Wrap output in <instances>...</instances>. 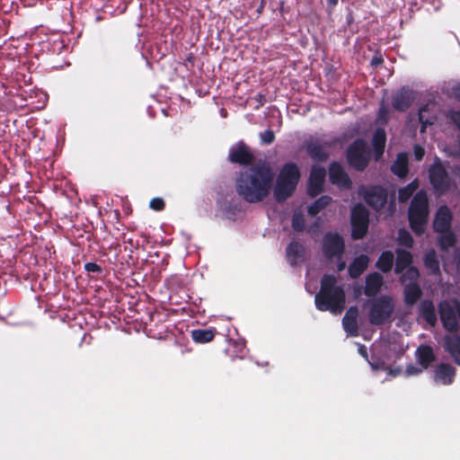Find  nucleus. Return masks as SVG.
<instances>
[{
  "label": "nucleus",
  "instance_id": "obj_1",
  "mask_svg": "<svg viewBox=\"0 0 460 460\" xmlns=\"http://www.w3.org/2000/svg\"><path fill=\"white\" fill-rule=\"evenodd\" d=\"M274 177L270 164L259 161L240 172L235 182L236 191L246 202H261L270 195Z\"/></svg>",
  "mask_w": 460,
  "mask_h": 460
},
{
  "label": "nucleus",
  "instance_id": "obj_2",
  "mask_svg": "<svg viewBox=\"0 0 460 460\" xmlns=\"http://www.w3.org/2000/svg\"><path fill=\"white\" fill-rule=\"evenodd\" d=\"M314 304L321 312L329 311L335 315L343 312L346 304L345 290L342 286L337 285V279L333 274H324L322 277Z\"/></svg>",
  "mask_w": 460,
  "mask_h": 460
},
{
  "label": "nucleus",
  "instance_id": "obj_3",
  "mask_svg": "<svg viewBox=\"0 0 460 460\" xmlns=\"http://www.w3.org/2000/svg\"><path fill=\"white\" fill-rule=\"evenodd\" d=\"M300 176L296 164L289 162L282 166L274 187V198L278 202H284L294 194Z\"/></svg>",
  "mask_w": 460,
  "mask_h": 460
},
{
  "label": "nucleus",
  "instance_id": "obj_4",
  "mask_svg": "<svg viewBox=\"0 0 460 460\" xmlns=\"http://www.w3.org/2000/svg\"><path fill=\"white\" fill-rule=\"evenodd\" d=\"M407 216L411 231L417 236H421L426 231L429 217V199L424 191L420 190L415 194Z\"/></svg>",
  "mask_w": 460,
  "mask_h": 460
},
{
  "label": "nucleus",
  "instance_id": "obj_5",
  "mask_svg": "<svg viewBox=\"0 0 460 460\" xmlns=\"http://www.w3.org/2000/svg\"><path fill=\"white\" fill-rule=\"evenodd\" d=\"M394 301L390 296H381L369 301L368 320L373 325H383L392 321Z\"/></svg>",
  "mask_w": 460,
  "mask_h": 460
},
{
  "label": "nucleus",
  "instance_id": "obj_6",
  "mask_svg": "<svg viewBox=\"0 0 460 460\" xmlns=\"http://www.w3.org/2000/svg\"><path fill=\"white\" fill-rule=\"evenodd\" d=\"M348 164L358 172H363L370 161V150L363 138H357L349 145L346 150Z\"/></svg>",
  "mask_w": 460,
  "mask_h": 460
},
{
  "label": "nucleus",
  "instance_id": "obj_7",
  "mask_svg": "<svg viewBox=\"0 0 460 460\" xmlns=\"http://www.w3.org/2000/svg\"><path fill=\"white\" fill-rule=\"evenodd\" d=\"M351 238L353 240L363 239L369 226V211L361 203L356 204L350 213Z\"/></svg>",
  "mask_w": 460,
  "mask_h": 460
},
{
  "label": "nucleus",
  "instance_id": "obj_8",
  "mask_svg": "<svg viewBox=\"0 0 460 460\" xmlns=\"http://www.w3.org/2000/svg\"><path fill=\"white\" fill-rule=\"evenodd\" d=\"M345 251L343 237L336 232H327L323 238V253L325 258L331 260L341 258Z\"/></svg>",
  "mask_w": 460,
  "mask_h": 460
},
{
  "label": "nucleus",
  "instance_id": "obj_9",
  "mask_svg": "<svg viewBox=\"0 0 460 460\" xmlns=\"http://www.w3.org/2000/svg\"><path fill=\"white\" fill-rule=\"evenodd\" d=\"M429 174V181L436 191L445 193L450 189L451 182L448 172L441 163L432 164Z\"/></svg>",
  "mask_w": 460,
  "mask_h": 460
},
{
  "label": "nucleus",
  "instance_id": "obj_10",
  "mask_svg": "<svg viewBox=\"0 0 460 460\" xmlns=\"http://www.w3.org/2000/svg\"><path fill=\"white\" fill-rule=\"evenodd\" d=\"M363 196L369 207L380 211L387 203L388 192L381 185H371L365 190Z\"/></svg>",
  "mask_w": 460,
  "mask_h": 460
},
{
  "label": "nucleus",
  "instance_id": "obj_11",
  "mask_svg": "<svg viewBox=\"0 0 460 460\" xmlns=\"http://www.w3.org/2000/svg\"><path fill=\"white\" fill-rule=\"evenodd\" d=\"M228 160L232 164L250 165L254 160V155L243 141H239L230 148Z\"/></svg>",
  "mask_w": 460,
  "mask_h": 460
},
{
  "label": "nucleus",
  "instance_id": "obj_12",
  "mask_svg": "<svg viewBox=\"0 0 460 460\" xmlns=\"http://www.w3.org/2000/svg\"><path fill=\"white\" fill-rule=\"evenodd\" d=\"M415 100L414 92L408 86H402L392 96L393 108L401 112L406 111Z\"/></svg>",
  "mask_w": 460,
  "mask_h": 460
},
{
  "label": "nucleus",
  "instance_id": "obj_13",
  "mask_svg": "<svg viewBox=\"0 0 460 460\" xmlns=\"http://www.w3.org/2000/svg\"><path fill=\"white\" fill-rule=\"evenodd\" d=\"M329 180L340 189L349 190L352 187V181L344 171V168L339 162H332L329 166Z\"/></svg>",
  "mask_w": 460,
  "mask_h": 460
},
{
  "label": "nucleus",
  "instance_id": "obj_14",
  "mask_svg": "<svg viewBox=\"0 0 460 460\" xmlns=\"http://www.w3.org/2000/svg\"><path fill=\"white\" fill-rule=\"evenodd\" d=\"M326 171L322 166H313L309 180L307 193L310 197L315 198L323 190Z\"/></svg>",
  "mask_w": 460,
  "mask_h": 460
},
{
  "label": "nucleus",
  "instance_id": "obj_15",
  "mask_svg": "<svg viewBox=\"0 0 460 460\" xmlns=\"http://www.w3.org/2000/svg\"><path fill=\"white\" fill-rule=\"evenodd\" d=\"M438 312L442 324L448 332H456L459 328L456 319V312L447 301H441L438 305Z\"/></svg>",
  "mask_w": 460,
  "mask_h": 460
},
{
  "label": "nucleus",
  "instance_id": "obj_16",
  "mask_svg": "<svg viewBox=\"0 0 460 460\" xmlns=\"http://www.w3.org/2000/svg\"><path fill=\"white\" fill-rule=\"evenodd\" d=\"M452 223V213L446 205L440 206L435 216L433 229L437 233H444L450 230Z\"/></svg>",
  "mask_w": 460,
  "mask_h": 460
},
{
  "label": "nucleus",
  "instance_id": "obj_17",
  "mask_svg": "<svg viewBox=\"0 0 460 460\" xmlns=\"http://www.w3.org/2000/svg\"><path fill=\"white\" fill-rule=\"evenodd\" d=\"M358 308L356 305L349 306L342 318V327L349 336H358Z\"/></svg>",
  "mask_w": 460,
  "mask_h": 460
},
{
  "label": "nucleus",
  "instance_id": "obj_18",
  "mask_svg": "<svg viewBox=\"0 0 460 460\" xmlns=\"http://www.w3.org/2000/svg\"><path fill=\"white\" fill-rule=\"evenodd\" d=\"M456 376V368L448 363H440L435 369L434 379L445 385H451Z\"/></svg>",
  "mask_w": 460,
  "mask_h": 460
},
{
  "label": "nucleus",
  "instance_id": "obj_19",
  "mask_svg": "<svg viewBox=\"0 0 460 460\" xmlns=\"http://www.w3.org/2000/svg\"><path fill=\"white\" fill-rule=\"evenodd\" d=\"M415 356L418 363L424 369L429 367L436 360L434 349L430 345L420 344L415 351Z\"/></svg>",
  "mask_w": 460,
  "mask_h": 460
},
{
  "label": "nucleus",
  "instance_id": "obj_20",
  "mask_svg": "<svg viewBox=\"0 0 460 460\" xmlns=\"http://www.w3.org/2000/svg\"><path fill=\"white\" fill-rule=\"evenodd\" d=\"M396 258L394 260V273L402 274L406 269L411 267L413 262L412 254L404 249L397 248L395 250Z\"/></svg>",
  "mask_w": 460,
  "mask_h": 460
},
{
  "label": "nucleus",
  "instance_id": "obj_21",
  "mask_svg": "<svg viewBox=\"0 0 460 460\" xmlns=\"http://www.w3.org/2000/svg\"><path fill=\"white\" fill-rule=\"evenodd\" d=\"M383 283L384 279L381 274L377 272L368 274L366 278L364 294L368 297L376 296V294L380 291Z\"/></svg>",
  "mask_w": 460,
  "mask_h": 460
},
{
  "label": "nucleus",
  "instance_id": "obj_22",
  "mask_svg": "<svg viewBox=\"0 0 460 460\" xmlns=\"http://www.w3.org/2000/svg\"><path fill=\"white\" fill-rule=\"evenodd\" d=\"M445 349L450 354L454 361L460 366V335H446L444 338Z\"/></svg>",
  "mask_w": 460,
  "mask_h": 460
},
{
  "label": "nucleus",
  "instance_id": "obj_23",
  "mask_svg": "<svg viewBox=\"0 0 460 460\" xmlns=\"http://www.w3.org/2000/svg\"><path fill=\"white\" fill-rule=\"evenodd\" d=\"M392 172L403 179L409 172V158L406 153H399L394 164L391 165Z\"/></svg>",
  "mask_w": 460,
  "mask_h": 460
},
{
  "label": "nucleus",
  "instance_id": "obj_24",
  "mask_svg": "<svg viewBox=\"0 0 460 460\" xmlns=\"http://www.w3.org/2000/svg\"><path fill=\"white\" fill-rule=\"evenodd\" d=\"M423 292L418 283H408L403 289V300L407 305H415L422 296Z\"/></svg>",
  "mask_w": 460,
  "mask_h": 460
},
{
  "label": "nucleus",
  "instance_id": "obj_25",
  "mask_svg": "<svg viewBox=\"0 0 460 460\" xmlns=\"http://www.w3.org/2000/svg\"><path fill=\"white\" fill-rule=\"evenodd\" d=\"M305 150L309 156L317 162H325L329 158V153L323 146L317 141H310L305 144Z\"/></svg>",
  "mask_w": 460,
  "mask_h": 460
},
{
  "label": "nucleus",
  "instance_id": "obj_26",
  "mask_svg": "<svg viewBox=\"0 0 460 460\" xmlns=\"http://www.w3.org/2000/svg\"><path fill=\"white\" fill-rule=\"evenodd\" d=\"M420 316L431 326H435L438 321L436 308L431 300H422L420 305Z\"/></svg>",
  "mask_w": 460,
  "mask_h": 460
},
{
  "label": "nucleus",
  "instance_id": "obj_27",
  "mask_svg": "<svg viewBox=\"0 0 460 460\" xmlns=\"http://www.w3.org/2000/svg\"><path fill=\"white\" fill-rule=\"evenodd\" d=\"M286 252L289 264L295 266L304 257L305 248L300 243L292 241L287 246Z\"/></svg>",
  "mask_w": 460,
  "mask_h": 460
},
{
  "label": "nucleus",
  "instance_id": "obj_28",
  "mask_svg": "<svg viewBox=\"0 0 460 460\" xmlns=\"http://www.w3.org/2000/svg\"><path fill=\"white\" fill-rule=\"evenodd\" d=\"M369 259L367 255L361 254L355 258L349 266L350 278H358L367 268Z\"/></svg>",
  "mask_w": 460,
  "mask_h": 460
},
{
  "label": "nucleus",
  "instance_id": "obj_29",
  "mask_svg": "<svg viewBox=\"0 0 460 460\" xmlns=\"http://www.w3.org/2000/svg\"><path fill=\"white\" fill-rule=\"evenodd\" d=\"M394 263V255L392 251H384L379 255L376 267L383 273H388L392 270Z\"/></svg>",
  "mask_w": 460,
  "mask_h": 460
},
{
  "label": "nucleus",
  "instance_id": "obj_30",
  "mask_svg": "<svg viewBox=\"0 0 460 460\" xmlns=\"http://www.w3.org/2000/svg\"><path fill=\"white\" fill-rule=\"evenodd\" d=\"M216 329H195L191 331V338L196 343H207L215 338Z\"/></svg>",
  "mask_w": 460,
  "mask_h": 460
},
{
  "label": "nucleus",
  "instance_id": "obj_31",
  "mask_svg": "<svg viewBox=\"0 0 460 460\" xmlns=\"http://www.w3.org/2000/svg\"><path fill=\"white\" fill-rule=\"evenodd\" d=\"M386 143V134L384 128H378L375 130L372 139L373 147L376 155L384 153Z\"/></svg>",
  "mask_w": 460,
  "mask_h": 460
},
{
  "label": "nucleus",
  "instance_id": "obj_32",
  "mask_svg": "<svg viewBox=\"0 0 460 460\" xmlns=\"http://www.w3.org/2000/svg\"><path fill=\"white\" fill-rule=\"evenodd\" d=\"M332 199L328 195H323L314 200L308 208L307 213L310 217H315L323 209H324L331 202Z\"/></svg>",
  "mask_w": 460,
  "mask_h": 460
},
{
  "label": "nucleus",
  "instance_id": "obj_33",
  "mask_svg": "<svg viewBox=\"0 0 460 460\" xmlns=\"http://www.w3.org/2000/svg\"><path fill=\"white\" fill-rule=\"evenodd\" d=\"M425 267L430 270L432 275L440 274L439 261L434 250L429 251L423 259Z\"/></svg>",
  "mask_w": 460,
  "mask_h": 460
},
{
  "label": "nucleus",
  "instance_id": "obj_34",
  "mask_svg": "<svg viewBox=\"0 0 460 460\" xmlns=\"http://www.w3.org/2000/svg\"><path fill=\"white\" fill-rule=\"evenodd\" d=\"M439 234L440 235L438 237V245L441 251H448L449 248L453 247L456 243V236L451 230Z\"/></svg>",
  "mask_w": 460,
  "mask_h": 460
},
{
  "label": "nucleus",
  "instance_id": "obj_35",
  "mask_svg": "<svg viewBox=\"0 0 460 460\" xmlns=\"http://www.w3.org/2000/svg\"><path fill=\"white\" fill-rule=\"evenodd\" d=\"M419 180L415 179L405 187L400 188L398 190V199L401 203H404L410 199L414 191L419 188Z\"/></svg>",
  "mask_w": 460,
  "mask_h": 460
},
{
  "label": "nucleus",
  "instance_id": "obj_36",
  "mask_svg": "<svg viewBox=\"0 0 460 460\" xmlns=\"http://www.w3.org/2000/svg\"><path fill=\"white\" fill-rule=\"evenodd\" d=\"M420 278V271L415 266L406 269L400 277V282L404 284L407 280L409 283H418Z\"/></svg>",
  "mask_w": 460,
  "mask_h": 460
},
{
  "label": "nucleus",
  "instance_id": "obj_37",
  "mask_svg": "<svg viewBox=\"0 0 460 460\" xmlns=\"http://www.w3.org/2000/svg\"><path fill=\"white\" fill-rule=\"evenodd\" d=\"M397 242L400 245L407 248H411L414 244V240L411 233L405 228H400L398 231Z\"/></svg>",
  "mask_w": 460,
  "mask_h": 460
},
{
  "label": "nucleus",
  "instance_id": "obj_38",
  "mask_svg": "<svg viewBox=\"0 0 460 460\" xmlns=\"http://www.w3.org/2000/svg\"><path fill=\"white\" fill-rule=\"evenodd\" d=\"M292 228L296 232H303L305 228V217L301 212H295L291 220Z\"/></svg>",
  "mask_w": 460,
  "mask_h": 460
},
{
  "label": "nucleus",
  "instance_id": "obj_39",
  "mask_svg": "<svg viewBox=\"0 0 460 460\" xmlns=\"http://www.w3.org/2000/svg\"><path fill=\"white\" fill-rule=\"evenodd\" d=\"M428 111V105H423L419 109L418 119L421 124L420 132H424L428 125L433 124V119L425 118L424 112Z\"/></svg>",
  "mask_w": 460,
  "mask_h": 460
},
{
  "label": "nucleus",
  "instance_id": "obj_40",
  "mask_svg": "<svg viewBox=\"0 0 460 460\" xmlns=\"http://www.w3.org/2000/svg\"><path fill=\"white\" fill-rule=\"evenodd\" d=\"M447 117L456 126L457 129L459 130V135L457 137L460 144V111L450 110L448 111Z\"/></svg>",
  "mask_w": 460,
  "mask_h": 460
},
{
  "label": "nucleus",
  "instance_id": "obj_41",
  "mask_svg": "<svg viewBox=\"0 0 460 460\" xmlns=\"http://www.w3.org/2000/svg\"><path fill=\"white\" fill-rule=\"evenodd\" d=\"M261 141L265 145H270L275 141V133L271 129H267L260 133Z\"/></svg>",
  "mask_w": 460,
  "mask_h": 460
},
{
  "label": "nucleus",
  "instance_id": "obj_42",
  "mask_svg": "<svg viewBox=\"0 0 460 460\" xmlns=\"http://www.w3.org/2000/svg\"><path fill=\"white\" fill-rule=\"evenodd\" d=\"M149 207L155 211H161L164 208L165 202L161 198H153L150 200Z\"/></svg>",
  "mask_w": 460,
  "mask_h": 460
},
{
  "label": "nucleus",
  "instance_id": "obj_43",
  "mask_svg": "<svg viewBox=\"0 0 460 460\" xmlns=\"http://www.w3.org/2000/svg\"><path fill=\"white\" fill-rule=\"evenodd\" d=\"M84 270L88 273L101 274L102 272V268L99 264L90 261L84 264Z\"/></svg>",
  "mask_w": 460,
  "mask_h": 460
},
{
  "label": "nucleus",
  "instance_id": "obj_44",
  "mask_svg": "<svg viewBox=\"0 0 460 460\" xmlns=\"http://www.w3.org/2000/svg\"><path fill=\"white\" fill-rule=\"evenodd\" d=\"M413 155L415 160L421 161L425 155V149L420 145H415L413 146Z\"/></svg>",
  "mask_w": 460,
  "mask_h": 460
},
{
  "label": "nucleus",
  "instance_id": "obj_45",
  "mask_svg": "<svg viewBox=\"0 0 460 460\" xmlns=\"http://www.w3.org/2000/svg\"><path fill=\"white\" fill-rule=\"evenodd\" d=\"M422 369H423L422 367L419 368V367L410 364L406 367L405 372L408 376H413V375H418V374L421 373Z\"/></svg>",
  "mask_w": 460,
  "mask_h": 460
},
{
  "label": "nucleus",
  "instance_id": "obj_46",
  "mask_svg": "<svg viewBox=\"0 0 460 460\" xmlns=\"http://www.w3.org/2000/svg\"><path fill=\"white\" fill-rule=\"evenodd\" d=\"M453 97L460 102V83L456 84L451 88Z\"/></svg>",
  "mask_w": 460,
  "mask_h": 460
},
{
  "label": "nucleus",
  "instance_id": "obj_47",
  "mask_svg": "<svg viewBox=\"0 0 460 460\" xmlns=\"http://www.w3.org/2000/svg\"><path fill=\"white\" fill-rule=\"evenodd\" d=\"M384 63V58L381 55H375L371 59V66L377 67Z\"/></svg>",
  "mask_w": 460,
  "mask_h": 460
},
{
  "label": "nucleus",
  "instance_id": "obj_48",
  "mask_svg": "<svg viewBox=\"0 0 460 460\" xmlns=\"http://www.w3.org/2000/svg\"><path fill=\"white\" fill-rule=\"evenodd\" d=\"M387 115H388V109L384 104H382L379 108L378 119H386Z\"/></svg>",
  "mask_w": 460,
  "mask_h": 460
},
{
  "label": "nucleus",
  "instance_id": "obj_49",
  "mask_svg": "<svg viewBox=\"0 0 460 460\" xmlns=\"http://www.w3.org/2000/svg\"><path fill=\"white\" fill-rule=\"evenodd\" d=\"M358 353L362 357L367 358V347L365 345L359 344V346H358Z\"/></svg>",
  "mask_w": 460,
  "mask_h": 460
},
{
  "label": "nucleus",
  "instance_id": "obj_50",
  "mask_svg": "<svg viewBox=\"0 0 460 460\" xmlns=\"http://www.w3.org/2000/svg\"><path fill=\"white\" fill-rule=\"evenodd\" d=\"M124 242L128 243L133 249L138 248V245H139L138 242L137 241L134 242V240L132 238H128V240H125Z\"/></svg>",
  "mask_w": 460,
  "mask_h": 460
},
{
  "label": "nucleus",
  "instance_id": "obj_51",
  "mask_svg": "<svg viewBox=\"0 0 460 460\" xmlns=\"http://www.w3.org/2000/svg\"><path fill=\"white\" fill-rule=\"evenodd\" d=\"M345 267H346V263L343 261H340L337 265V269L339 271H342L345 269Z\"/></svg>",
  "mask_w": 460,
  "mask_h": 460
},
{
  "label": "nucleus",
  "instance_id": "obj_52",
  "mask_svg": "<svg viewBox=\"0 0 460 460\" xmlns=\"http://www.w3.org/2000/svg\"><path fill=\"white\" fill-rule=\"evenodd\" d=\"M256 99L260 102V104H261V105H263L264 101H265V97H264V95H263V94L259 93V94L257 95V98H256Z\"/></svg>",
  "mask_w": 460,
  "mask_h": 460
},
{
  "label": "nucleus",
  "instance_id": "obj_53",
  "mask_svg": "<svg viewBox=\"0 0 460 460\" xmlns=\"http://www.w3.org/2000/svg\"><path fill=\"white\" fill-rule=\"evenodd\" d=\"M390 373L394 376H397L401 373V369L400 368H395V369L390 368Z\"/></svg>",
  "mask_w": 460,
  "mask_h": 460
},
{
  "label": "nucleus",
  "instance_id": "obj_54",
  "mask_svg": "<svg viewBox=\"0 0 460 460\" xmlns=\"http://www.w3.org/2000/svg\"><path fill=\"white\" fill-rule=\"evenodd\" d=\"M339 0H327V3L331 6H335L338 4Z\"/></svg>",
  "mask_w": 460,
  "mask_h": 460
},
{
  "label": "nucleus",
  "instance_id": "obj_55",
  "mask_svg": "<svg viewBox=\"0 0 460 460\" xmlns=\"http://www.w3.org/2000/svg\"><path fill=\"white\" fill-rule=\"evenodd\" d=\"M456 319L460 320V304L456 306Z\"/></svg>",
  "mask_w": 460,
  "mask_h": 460
}]
</instances>
